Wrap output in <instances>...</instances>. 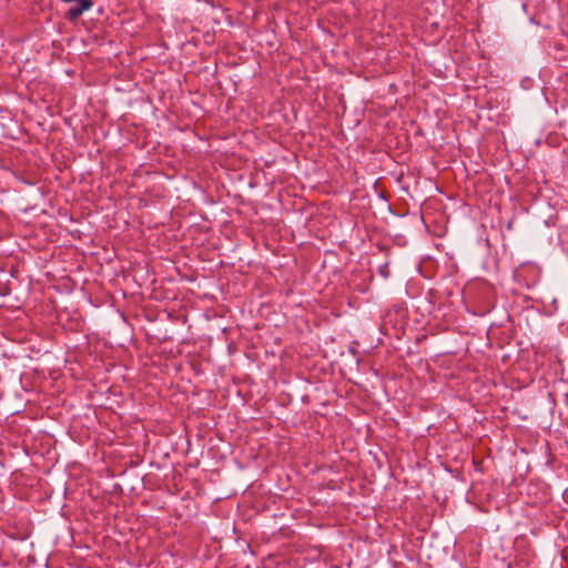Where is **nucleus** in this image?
Instances as JSON below:
<instances>
[{
	"mask_svg": "<svg viewBox=\"0 0 568 568\" xmlns=\"http://www.w3.org/2000/svg\"><path fill=\"white\" fill-rule=\"evenodd\" d=\"M92 6V0H77V3L67 11L65 18L71 22L77 21L82 13L90 10Z\"/></svg>",
	"mask_w": 568,
	"mask_h": 568,
	"instance_id": "obj_1",
	"label": "nucleus"
}]
</instances>
